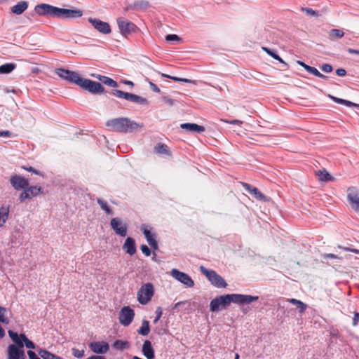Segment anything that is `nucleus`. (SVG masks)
Segmentation results:
<instances>
[{
	"label": "nucleus",
	"instance_id": "obj_1",
	"mask_svg": "<svg viewBox=\"0 0 359 359\" xmlns=\"http://www.w3.org/2000/svg\"><path fill=\"white\" fill-rule=\"evenodd\" d=\"M258 296H252L241 294H230L221 295L213 299L210 304V310L212 312L217 311L219 309H225L231 303H235L240 305L249 304L253 302L257 301Z\"/></svg>",
	"mask_w": 359,
	"mask_h": 359
},
{
	"label": "nucleus",
	"instance_id": "obj_2",
	"mask_svg": "<svg viewBox=\"0 0 359 359\" xmlns=\"http://www.w3.org/2000/svg\"><path fill=\"white\" fill-rule=\"evenodd\" d=\"M34 11L40 16H50L57 18L74 19L83 15L78 9L61 8L47 4H40L34 7Z\"/></svg>",
	"mask_w": 359,
	"mask_h": 359
},
{
	"label": "nucleus",
	"instance_id": "obj_3",
	"mask_svg": "<svg viewBox=\"0 0 359 359\" xmlns=\"http://www.w3.org/2000/svg\"><path fill=\"white\" fill-rule=\"evenodd\" d=\"M106 126L110 130L118 133H130L137 130L140 126L128 118L121 117L108 121Z\"/></svg>",
	"mask_w": 359,
	"mask_h": 359
},
{
	"label": "nucleus",
	"instance_id": "obj_4",
	"mask_svg": "<svg viewBox=\"0 0 359 359\" xmlns=\"http://www.w3.org/2000/svg\"><path fill=\"white\" fill-rule=\"evenodd\" d=\"M200 271L215 287L217 288L226 287V282L215 271L207 269L203 266L200 267Z\"/></svg>",
	"mask_w": 359,
	"mask_h": 359
},
{
	"label": "nucleus",
	"instance_id": "obj_5",
	"mask_svg": "<svg viewBox=\"0 0 359 359\" xmlns=\"http://www.w3.org/2000/svg\"><path fill=\"white\" fill-rule=\"evenodd\" d=\"M154 294V287L152 283L143 284L137 292L138 302L143 305L149 303Z\"/></svg>",
	"mask_w": 359,
	"mask_h": 359
},
{
	"label": "nucleus",
	"instance_id": "obj_6",
	"mask_svg": "<svg viewBox=\"0 0 359 359\" xmlns=\"http://www.w3.org/2000/svg\"><path fill=\"white\" fill-rule=\"evenodd\" d=\"M77 85L94 94H100L104 91V88L100 83L82 77L79 78Z\"/></svg>",
	"mask_w": 359,
	"mask_h": 359
},
{
	"label": "nucleus",
	"instance_id": "obj_7",
	"mask_svg": "<svg viewBox=\"0 0 359 359\" xmlns=\"http://www.w3.org/2000/svg\"><path fill=\"white\" fill-rule=\"evenodd\" d=\"M8 333L12 341L22 349H23L25 346L31 349L36 348L34 343L29 340L25 334H18L11 330H8Z\"/></svg>",
	"mask_w": 359,
	"mask_h": 359
},
{
	"label": "nucleus",
	"instance_id": "obj_8",
	"mask_svg": "<svg viewBox=\"0 0 359 359\" xmlns=\"http://www.w3.org/2000/svg\"><path fill=\"white\" fill-rule=\"evenodd\" d=\"M43 193L42 188L39 186H27L20 194L19 201L22 203L27 199H32Z\"/></svg>",
	"mask_w": 359,
	"mask_h": 359
},
{
	"label": "nucleus",
	"instance_id": "obj_9",
	"mask_svg": "<svg viewBox=\"0 0 359 359\" xmlns=\"http://www.w3.org/2000/svg\"><path fill=\"white\" fill-rule=\"evenodd\" d=\"M117 25L121 34L124 36L135 32L137 29V27L133 22L123 18H118L117 19Z\"/></svg>",
	"mask_w": 359,
	"mask_h": 359
},
{
	"label": "nucleus",
	"instance_id": "obj_10",
	"mask_svg": "<svg viewBox=\"0 0 359 359\" xmlns=\"http://www.w3.org/2000/svg\"><path fill=\"white\" fill-rule=\"evenodd\" d=\"M346 191L347 200L351 208L359 212V189L355 187H350Z\"/></svg>",
	"mask_w": 359,
	"mask_h": 359
},
{
	"label": "nucleus",
	"instance_id": "obj_11",
	"mask_svg": "<svg viewBox=\"0 0 359 359\" xmlns=\"http://www.w3.org/2000/svg\"><path fill=\"white\" fill-rule=\"evenodd\" d=\"M135 311L130 306H123L119 312V322L122 325L128 326L133 320Z\"/></svg>",
	"mask_w": 359,
	"mask_h": 359
},
{
	"label": "nucleus",
	"instance_id": "obj_12",
	"mask_svg": "<svg viewBox=\"0 0 359 359\" xmlns=\"http://www.w3.org/2000/svg\"><path fill=\"white\" fill-rule=\"evenodd\" d=\"M110 225L116 234L121 237H125L127 235L128 225L123 223L120 218H112L110 222Z\"/></svg>",
	"mask_w": 359,
	"mask_h": 359
},
{
	"label": "nucleus",
	"instance_id": "obj_13",
	"mask_svg": "<svg viewBox=\"0 0 359 359\" xmlns=\"http://www.w3.org/2000/svg\"><path fill=\"white\" fill-rule=\"evenodd\" d=\"M170 274L174 278L184 284L187 287H192L194 285V282L192 278L184 272L174 269L170 271Z\"/></svg>",
	"mask_w": 359,
	"mask_h": 359
},
{
	"label": "nucleus",
	"instance_id": "obj_14",
	"mask_svg": "<svg viewBox=\"0 0 359 359\" xmlns=\"http://www.w3.org/2000/svg\"><path fill=\"white\" fill-rule=\"evenodd\" d=\"M88 22L92 24L96 30L103 34H109L111 32V27L108 22L91 17L88 18Z\"/></svg>",
	"mask_w": 359,
	"mask_h": 359
},
{
	"label": "nucleus",
	"instance_id": "obj_15",
	"mask_svg": "<svg viewBox=\"0 0 359 359\" xmlns=\"http://www.w3.org/2000/svg\"><path fill=\"white\" fill-rule=\"evenodd\" d=\"M55 72L61 79L76 84H77V82L80 78L79 74L76 72L62 68L56 69Z\"/></svg>",
	"mask_w": 359,
	"mask_h": 359
},
{
	"label": "nucleus",
	"instance_id": "obj_16",
	"mask_svg": "<svg viewBox=\"0 0 359 359\" xmlns=\"http://www.w3.org/2000/svg\"><path fill=\"white\" fill-rule=\"evenodd\" d=\"M10 183L15 190H24L29 185V180L21 175H13L10 178Z\"/></svg>",
	"mask_w": 359,
	"mask_h": 359
},
{
	"label": "nucleus",
	"instance_id": "obj_17",
	"mask_svg": "<svg viewBox=\"0 0 359 359\" xmlns=\"http://www.w3.org/2000/svg\"><path fill=\"white\" fill-rule=\"evenodd\" d=\"M88 346L96 354H104L109 350V344L104 341H92Z\"/></svg>",
	"mask_w": 359,
	"mask_h": 359
},
{
	"label": "nucleus",
	"instance_id": "obj_18",
	"mask_svg": "<svg viewBox=\"0 0 359 359\" xmlns=\"http://www.w3.org/2000/svg\"><path fill=\"white\" fill-rule=\"evenodd\" d=\"M7 351L8 359H20L25 355L24 349H22L16 344L9 345Z\"/></svg>",
	"mask_w": 359,
	"mask_h": 359
},
{
	"label": "nucleus",
	"instance_id": "obj_19",
	"mask_svg": "<svg viewBox=\"0 0 359 359\" xmlns=\"http://www.w3.org/2000/svg\"><path fill=\"white\" fill-rule=\"evenodd\" d=\"M241 184L256 199L259 201L265 200V196L257 187H252L250 184L243 182H241Z\"/></svg>",
	"mask_w": 359,
	"mask_h": 359
},
{
	"label": "nucleus",
	"instance_id": "obj_20",
	"mask_svg": "<svg viewBox=\"0 0 359 359\" xmlns=\"http://www.w3.org/2000/svg\"><path fill=\"white\" fill-rule=\"evenodd\" d=\"M123 250L130 256L136 253L135 241L131 237H128L123 245Z\"/></svg>",
	"mask_w": 359,
	"mask_h": 359
},
{
	"label": "nucleus",
	"instance_id": "obj_21",
	"mask_svg": "<svg viewBox=\"0 0 359 359\" xmlns=\"http://www.w3.org/2000/svg\"><path fill=\"white\" fill-rule=\"evenodd\" d=\"M142 353L147 359L154 358V350L149 340H145L142 346Z\"/></svg>",
	"mask_w": 359,
	"mask_h": 359
},
{
	"label": "nucleus",
	"instance_id": "obj_22",
	"mask_svg": "<svg viewBox=\"0 0 359 359\" xmlns=\"http://www.w3.org/2000/svg\"><path fill=\"white\" fill-rule=\"evenodd\" d=\"M180 128L187 131L196 132L198 133H203L205 131L204 126H199L196 123H182L180 125Z\"/></svg>",
	"mask_w": 359,
	"mask_h": 359
},
{
	"label": "nucleus",
	"instance_id": "obj_23",
	"mask_svg": "<svg viewBox=\"0 0 359 359\" xmlns=\"http://www.w3.org/2000/svg\"><path fill=\"white\" fill-rule=\"evenodd\" d=\"M9 212V205H3L0 208V227L4 226L7 219H8Z\"/></svg>",
	"mask_w": 359,
	"mask_h": 359
},
{
	"label": "nucleus",
	"instance_id": "obj_24",
	"mask_svg": "<svg viewBox=\"0 0 359 359\" xmlns=\"http://www.w3.org/2000/svg\"><path fill=\"white\" fill-rule=\"evenodd\" d=\"M142 230L143 231V233L148 243L153 249L156 250L158 248V243L154 235L147 228L142 229Z\"/></svg>",
	"mask_w": 359,
	"mask_h": 359
},
{
	"label": "nucleus",
	"instance_id": "obj_25",
	"mask_svg": "<svg viewBox=\"0 0 359 359\" xmlns=\"http://www.w3.org/2000/svg\"><path fill=\"white\" fill-rule=\"evenodd\" d=\"M28 8V3L26 1H21L11 8V11L15 15L22 14Z\"/></svg>",
	"mask_w": 359,
	"mask_h": 359
},
{
	"label": "nucleus",
	"instance_id": "obj_26",
	"mask_svg": "<svg viewBox=\"0 0 359 359\" xmlns=\"http://www.w3.org/2000/svg\"><path fill=\"white\" fill-rule=\"evenodd\" d=\"M154 149L156 154H164V155H167L168 156H171V152L170 151L168 147L165 144L158 143L154 147Z\"/></svg>",
	"mask_w": 359,
	"mask_h": 359
},
{
	"label": "nucleus",
	"instance_id": "obj_27",
	"mask_svg": "<svg viewBox=\"0 0 359 359\" xmlns=\"http://www.w3.org/2000/svg\"><path fill=\"white\" fill-rule=\"evenodd\" d=\"M93 76L96 77L97 79H98L102 83H103L104 84H105L107 86H109L113 87V88H116L118 86L117 82L109 77H107L105 76H102V75H97V76L93 75Z\"/></svg>",
	"mask_w": 359,
	"mask_h": 359
},
{
	"label": "nucleus",
	"instance_id": "obj_28",
	"mask_svg": "<svg viewBox=\"0 0 359 359\" xmlns=\"http://www.w3.org/2000/svg\"><path fill=\"white\" fill-rule=\"evenodd\" d=\"M38 353L43 359H62L60 356L56 355L43 348H39Z\"/></svg>",
	"mask_w": 359,
	"mask_h": 359
},
{
	"label": "nucleus",
	"instance_id": "obj_29",
	"mask_svg": "<svg viewBox=\"0 0 359 359\" xmlns=\"http://www.w3.org/2000/svg\"><path fill=\"white\" fill-rule=\"evenodd\" d=\"M138 334L147 336L150 332L149 323L147 320H144L142 323V325L140 329L137 330Z\"/></svg>",
	"mask_w": 359,
	"mask_h": 359
},
{
	"label": "nucleus",
	"instance_id": "obj_30",
	"mask_svg": "<svg viewBox=\"0 0 359 359\" xmlns=\"http://www.w3.org/2000/svg\"><path fill=\"white\" fill-rule=\"evenodd\" d=\"M128 101L143 105L148 104V101L146 98L133 93H130Z\"/></svg>",
	"mask_w": 359,
	"mask_h": 359
},
{
	"label": "nucleus",
	"instance_id": "obj_31",
	"mask_svg": "<svg viewBox=\"0 0 359 359\" xmlns=\"http://www.w3.org/2000/svg\"><path fill=\"white\" fill-rule=\"evenodd\" d=\"M344 32L341 29H332L329 32V39L332 41L341 39L344 36Z\"/></svg>",
	"mask_w": 359,
	"mask_h": 359
},
{
	"label": "nucleus",
	"instance_id": "obj_32",
	"mask_svg": "<svg viewBox=\"0 0 359 359\" xmlns=\"http://www.w3.org/2000/svg\"><path fill=\"white\" fill-rule=\"evenodd\" d=\"M290 303L296 305L297 307L299 309V313H304L306 309V304L301 302L300 300L296 299H288L287 300Z\"/></svg>",
	"mask_w": 359,
	"mask_h": 359
},
{
	"label": "nucleus",
	"instance_id": "obj_33",
	"mask_svg": "<svg viewBox=\"0 0 359 359\" xmlns=\"http://www.w3.org/2000/svg\"><path fill=\"white\" fill-rule=\"evenodd\" d=\"M113 347L116 350L123 351L129 347V344L127 341L123 340H116L113 344Z\"/></svg>",
	"mask_w": 359,
	"mask_h": 359
},
{
	"label": "nucleus",
	"instance_id": "obj_34",
	"mask_svg": "<svg viewBox=\"0 0 359 359\" xmlns=\"http://www.w3.org/2000/svg\"><path fill=\"white\" fill-rule=\"evenodd\" d=\"M7 309L0 306V323L8 325L10 323L9 318L7 317Z\"/></svg>",
	"mask_w": 359,
	"mask_h": 359
},
{
	"label": "nucleus",
	"instance_id": "obj_35",
	"mask_svg": "<svg viewBox=\"0 0 359 359\" xmlns=\"http://www.w3.org/2000/svg\"><path fill=\"white\" fill-rule=\"evenodd\" d=\"M15 68L13 63H6L0 66V74H9Z\"/></svg>",
	"mask_w": 359,
	"mask_h": 359
},
{
	"label": "nucleus",
	"instance_id": "obj_36",
	"mask_svg": "<svg viewBox=\"0 0 359 359\" xmlns=\"http://www.w3.org/2000/svg\"><path fill=\"white\" fill-rule=\"evenodd\" d=\"M306 70L313 74L314 76H317V77H319V78H321V79H326L327 78V76L321 74L316 68L313 67H311L309 65V67H306Z\"/></svg>",
	"mask_w": 359,
	"mask_h": 359
},
{
	"label": "nucleus",
	"instance_id": "obj_37",
	"mask_svg": "<svg viewBox=\"0 0 359 359\" xmlns=\"http://www.w3.org/2000/svg\"><path fill=\"white\" fill-rule=\"evenodd\" d=\"M162 76L163 77H166V78H169L175 81H177V82H184V83H194V84H196V81H193V80H191V79H182V78H179V77H176V76H170V75H168V74H162Z\"/></svg>",
	"mask_w": 359,
	"mask_h": 359
},
{
	"label": "nucleus",
	"instance_id": "obj_38",
	"mask_svg": "<svg viewBox=\"0 0 359 359\" xmlns=\"http://www.w3.org/2000/svg\"><path fill=\"white\" fill-rule=\"evenodd\" d=\"M111 93H112L113 95H114V96H116L117 97L123 98V99H125L126 100H129V97H130V93H126V92H123V91L120 90H113L111 91Z\"/></svg>",
	"mask_w": 359,
	"mask_h": 359
},
{
	"label": "nucleus",
	"instance_id": "obj_39",
	"mask_svg": "<svg viewBox=\"0 0 359 359\" xmlns=\"http://www.w3.org/2000/svg\"><path fill=\"white\" fill-rule=\"evenodd\" d=\"M97 203L100 205L101 208L104 210L107 214L111 215L113 213L112 210L109 208L108 205L107 201L102 200V199H97Z\"/></svg>",
	"mask_w": 359,
	"mask_h": 359
},
{
	"label": "nucleus",
	"instance_id": "obj_40",
	"mask_svg": "<svg viewBox=\"0 0 359 359\" xmlns=\"http://www.w3.org/2000/svg\"><path fill=\"white\" fill-rule=\"evenodd\" d=\"M318 175L321 181H330L332 177L326 170H319Z\"/></svg>",
	"mask_w": 359,
	"mask_h": 359
},
{
	"label": "nucleus",
	"instance_id": "obj_41",
	"mask_svg": "<svg viewBox=\"0 0 359 359\" xmlns=\"http://www.w3.org/2000/svg\"><path fill=\"white\" fill-rule=\"evenodd\" d=\"M72 355L76 358H81L85 355V351L84 350H79L76 348H72Z\"/></svg>",
	"mask_w": 359,
	"mask_h": 359
},
{
	"label": "nucleus",
	"instance_id": "obj_42",
	"mask_svg": "<svg viewBox=\"0 0 359 359\" xmlns=\"http://www.w3.org/2000/svg\"><path fill=\"white\" fill-rule=\"evenodd\" d=\"M21 168L25 170L33 172V173H34L36 175H40V176H43L42 173L39 170H36L35 168H34L32 166L22 165V166H21Z\"/></svg>",
	"mask_w": 359,
	"mask_h": 359
},
{
	"label": "nucleus",
	"instance_id": "obj_43",
	"mask_svg": "<svg viewBox=\"0 0 359 359\" xmlns=\"http://www.w3.org/2000/svg\"><path fill=\"white\" fill-rule=\"evenodd\" d=\"M155 313H156V318L154 320V323L156 324L160 320V318L162 316L163 311H162L161 307H160V306L157 307L156 309Z\"/></svg>",
	"mask_w": 359,
	"mask_h": 359
},
{
	"label": "nucleus",
	"instance_id": "obj_44",
	"mask_svg": "<svg viewBox=\"0 0 359 359\" xmlns=\"http://www.w3.org/2000/svg\"><path fill=\"white\" fill-rule=\"evenodd\" d=\"M302 11L305 12L308 15H318V12L313 10L312 8H303Z\"/></svg>",
	"mask_w": 359,
	"mask_h": 359
},
{
	"label": "nucleus",
	"instance_id": "obj_45",
	"mask_svg": "<svg viewBox=\"0 0 359 359\" xmlns=\"http://www.w3.org/2000/svg\"><path fill=\"white\" fill-rule=\"evenodd\" d=\"M140 249L143 254H144L147 257L151 255V250L146 245H142L140 247Z\"/></svg>",
	"mask_w": 359,
	"mask_h": 359
},
{
	"label": "nucleus",
	"instance_id": "obj_46",
	"mask_svg": "<svg viewBox=\"0 0 359 359\" xmlns=\"http://www.w3.org/2000/svg\"><path fill=\"white\" fill-rule=\"evenodd\" d=\"M320 69L324 72H326V73H329V72H331L332 71V65H329V64H323Z\"/></svg>",
	"mask_w": 359,
	"mask_h": 359
},
{
	"label": "nucleus",
	"instance_id": "obj_47",
	"mask_svg": "<svg viewBox=\"0 0 359 359\" xmlns=\"http://www.w3.org/2000/svg\"><path fill=\"white\" fill-rule=\"evenodd\" d=\"M165 40L168 41H180V38L177 35H176V34H168L165 36Z\"/></svg>",
	"mask_w": 359,
	"mask_h": 359
},
{
	"label": "nucleus",
	"instance_id": "obj_48",
	"mask_svg": "<svg viewBox=\"0 0 359 359\" xmlns=\"http://www.w3.org/2000/svg\"><path fill=\"white\" fill-rule=\"evenodd\" d=\"M359 323V313L354 312V315L352 320V325L356 326Z\"/></svg>",
	"mask_w": 359,
	"mask_h": 359
},
{
	"label": "nucleus",
	"instance_id": "obj_49",
	"mask_svg": "<svg viewBox=\"0 0 359 359\" xmlns=\"http://www.w3.org/2000/svg\"><path fill=\"white\" fill-rule=\"evenodd\" d=\"M339 248H341L344 251L351 252H353V253L359 255V250H358V249L351 248H348V247H341V246H339Z\"/></svg>",
	"mask_w": 359,
	"mask_h": 359
},
{
	"label": "nucleus",
	"instance_id": "obj_50",
	"mask_svg": "<svg viewBox=\"0 0 359 359\" xmlns=\"http://www.w3.org/2000/svg\"><path fill=\"white\" fill-rule=\"evenodd\" d=\"M27 355L29 359H41L33 351L31 350L27 351Z\"/></svg>",
	"mask_w": 359,
	"mask_h": 359
},
{
	"label": "nucleus",
	"instance_id": "obj_51",
	"mask_svg": "<svg viewBox=\"0 0 359 359\" xmlns=\"http://www.w3.org/2000/svg\"><path fill=\"white\" fill-rule=\"evenodd\" d=\"M329 97L333 100L335 102L338 103V104H344V99H341V98H338V97H336L334 96H332V95H329Z\"/></svg>",
	"mask_w": 359,
	"mask_h": 359
},
{
	"label": "nucleus",
	"instance_id": "obj_52",
	"mask_svg": "<svg viewBox=\"0 0 359 359\" xmlns=\"http://www.w3.org/2000/svg\"><path fill=\"white\" fill-rule=\"evenodd\" d=\"M336 74L339 76H344L346 74V71L344 69L339 68L336 70Z\"/></svg>",
	"mask_w": 359,
	"mask_h": 359
},
{
	"label": "nucleus",
	"instance_id": "obj_53",
	"mask_svg": "<svg viewBox=\"0 0 359 359\" xmlns=\"http://www.w3.org/2000/svg\"><path fill=\"white\" fill-rule=\"evenodd\" d=\"M344 104L347 106V107H359V104H358L353 103V102H352L351 101H348V100H344Z\"/></svg>",
	"mask_w": 359,
	"mask_h": 359
},
{
	"label": "nucleus",
	"instance_id": "obj_54",
	"mask_svg": "<svg viewBox=\"0 0 359 359\" xmlns=\"http://www.w3.org/2000/svg\"><path fill=\"white\" fill-rule=\"evenodd\" d=\"M271 56L273 58H274L275 60H278V62H280L281 63H285L283 60L279 55H278L276 53H275L274 52H273V53L271 54Z\"/></svg>",
	"mask_w": 359,
	"mask_h": 359
},
{
	"label": "nucleus",
	"instance_id": "obj_55",
	"mask_svg": "<svg viewBox=\"0 0 359 359\" xmlns=\"http://www.w3.org/2000/svg\"><path fill=\"white\" fill-rule=\"evenodd\" d=\"M324 258H332V259H341V257H339L337 255H336L334 254H332V253L325 254L324 255Z\"/></svg>",
	"mask_w": 359,
	"mask_h": 359
},
{
	"label": "nucleus",
	"instance_id": "obj_56",
	"mask_svg": "<svg viewBox=\"0 0 359 359\" xmlns=\"http://www.w3.org/2000/svg\"><path fill=\"white\" fill-rule=\"evenodd\" d=\"M11 133L9 130H4L0 132L1 137H11Z\"/></svg>",
	"mask_w": 359,
	"mask_h": 359
},
{
	"label": "nucleus",
	"instance_id": "obj_57",
	"mask_svg": "<svg viewBox=\"0 0 359 359\" xmlns=\"http://www.w3.org/2000/svg\"><path fill=\"white\" fill-rule=\"evenodd\" d=\"M150 86L154 92H156V93L160 92L159 88L156 84L153 83L152 82H150Z\"/></svg>",
	"mask_w": 359,
	"mask_h": 359
},
{
	"label": "nucleus",
	"instance_id": "obj_58",
	"mask_svg": "<svg viewBox=\"0 0 359 359\" xmlns=\"http://www.w3.org/2000/svg\"><path fill=\"white\" fill-rule=\"evenodd\" d=\"M348 53L350 54H355V55H359V50L353 49L351 48H349L347 49Z\"/></svg>",
	"mask_w": 359,
	"mask_h": 359
},
{
	"label": "nucleus",
	"instance_id": "obj_59",
	"mask_svg": "<svg viewBox=\"0 0 359 359\" xmlns=\"http://www.w3.org/2000/svg\"><path fill=\"white\" fill-rule=\"evenodd\" d=\"M87 359H106V358L102 355H93L88 357Z\"/></svg>",
	"mask_w": 359,
	"mask_h": 359
},
{
	"label": "nucleus",
	"instance_id": "obj_60",
	"mask_svg": "<svg viewBox=\"0 0 359 359\" xmlns=\"http://www.w3.org/2000/svg\"><path fill=\"white\" fill-rule=\"evenodd\" d=\"M229 123H231V124H236V125H239V126L243 124V121H240V120H238V119L232 120V121H229Z\"/></svg>",
	"mask_w": 359,
	"mask_h": 359
},
{
	"label": "nucleus",
	"instance_id": "obj_61",
	"mask_svg": "<svg viewBox=\"0 0 359 359\" xmlns=\"http://www.w3.org/2000/svg\"><path fill=\"white\" fill-rule=\"evenodd\" d=\"M262 50L264 51H265L268 55H269L271 56V54L273 53V51H272L271 49H269V48H266V47H263L262 48Z\"/></svg>",
	"mask_w": 359,
	"mask_h": 359
},
{
	"label": "nucleus",
	"instance_id": "obj_62",
	"mask_svg": "<svg viewBox=\"0 0 359 359\" xmlns=\"http://www.w3.org/2000/svg\"><path fill=\"white\" fill-rule=\"evenodd\" d=\"M297 63L298 65H299L300 66H302V67H304L305 69H306V67H309V65H308L305 64L304 62L300 61V60H298V61L297 62Z\"/></svg>",
	"mask_w": 359,
	"mask_h": 359
},
{
	"label": "nucleus",
	"instance_id": "obj_63",
	"mask_svg": "<svg viewBox=\"0 0 359 359\" xmlns=\"http://www.w3.org/2000/svg\"><path fill=\"white\" fill-rule=\"evenodd\" d=\"M123 83L126 85L131 86L132 87L134 86L133 82L130 81H124Z\"/></svg>",
	"mask_w": 359,
	"mask_h": 359
},
{
	"label": "nucleus",
	"instance_id": "obj_64",
	"mask_svg": "<svg viewBox=\"0 0 359 359\" xmlns=\"http://www.w3.org/2000/svg\"><path fill=\"white\" fill-rule=\"evenodd\" d=\"M183 304H184V302H177V304H175L174 309H177V307H179L180 305H182Z\"/></svg>",
	"mask_w": 359,
	"mask_h": 359
}]
</instances>
